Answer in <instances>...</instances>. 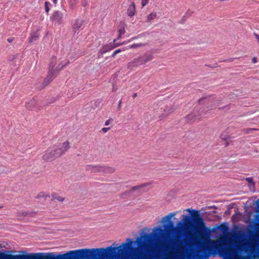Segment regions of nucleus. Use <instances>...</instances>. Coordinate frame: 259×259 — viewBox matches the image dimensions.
I'll use <instances>...</instances> for the list:
<instances>
[{
  "label": "nucleus",
  "mask_w": 259,
  "mask_h": 259,
  "mask_svg": "<svg viewBox=\"0 0 259 259\" xmlns=\"http://www.w3.org/2000/svg\"><path fill=\"white\" fill-rule=\"evenodd\" d=\"M207 242L209 244L208 245V251L213 256L219 254L223 259H244V257L238 254L237 245H235L236 247H225L227 244L225 237H221L216 240L208 239Z\"/></svg>",
  "instance_id": "nucleus-1"
},
{
  "label": "nucleus",
  "mask_w": 259,
  "mask_h": 259,
  "mask_svg": "<svg viewBox=\"0 0 259 259\" xmlns=\"http://www.w3.org/2000/svg\"><path fill=\"white\" fill-rule=\"evenodd\" d=\"M181 243L177 244L176 247H171L170 250L168 252L167 256L171 259H208L209 255L203 252L199 254V251L195 252L192 247L194 244L189 242L185 245Z\"/></svg>",
  "instance_id": "nucleus-2"
},
{
  "label": "nucleus",
  "mask_w": 259,
  "mask_h": 259,
  "mask_svg": "<svg viewBox=\"0 0 259 259\" xmlns=\"http://www.w3.org/2000/svg\"><path fill=\"white\" fill-rule=\"evenodd\" d=\"M186 211L191 214L192 220L195 226L189 222L190 218L188 216L184 215L182 220L184 225L180 229L185 234H190V232L193 231V229L202 233H204L208 230V229L206 227L204 219L200 215L199 211L193 210L190 208L187 209Z\"/></svg>",
  "instance_id": "nucleus-3"
},
{
  "label": "nucleus",
  "mask_w": 259,
  "mask_h": 259,
  "mask_svg": "<svg viewBox=\"0 0 259 259\" xmlns=\"http://www.w3.org/2000/svg\"><path fill=\"white\" fill-rule=\"evenodd\" d=\"M65 58L53 57L51 59L49 66V73L45 80V85L49 84L54 78V74L56 72L60 71L68 64Z\"/></svg>",
  "instance_id": "nucleus-4"
},
{
  "label": "nucleus",
  "mask_w": 259,
  "mask_h": 259,
  "mask_svg": "<svg viewBox=\"0 0 259 259\" xmlns=\"http://www.w3.org/2000/svg\"><path fill=\"white\" fill-rule=\"evenodd\" d=\"M116 248L113 247L112 246H108L106 249L103 248H93V249H81L75 250H71L67 252V253L58 256L59 259H62L63 257H67L70 255L75 254L76 253H82L85 254H88L89 253H98L99 252L103 254L107 255L114 252Z\"/></svg>",
  "instance_id": "nucleus-5"
},
{
  "label": "nucleus",
  "mask_w": 259,
  "mask_h": 259,
  "mask_svg": "<svg viewBox=\"0 0 259 259\" xmlns=\"http://www.w3.org/2000/svg\"><path fill=\"white\" fill-rule=\"evenodd\" d=\"M7 257L9 259H52V254L48 253L46 255L41 253L30 255H9Z\"/></svg>",
  "instance_id": "nucleus-6"
},
{
  "label": "nucleus",
  "mask_w": 259,
  "mask_h": 259,
  "mask_svg": "<svg viewBox=\"0 0 259 259\" xmlns=\"http://www.w3.org/2000/svg\"><path fill=\"white\" fill-rule=\"evenodd\" d=\"M153 58V55L151 53H146L144 56L134 59L128 63V67L133 68L145 64Z\"/></svg>",
  "instance_id": "nucleus-7"
},
{
  "label": "nucleus",
  "mask_w": 259,
  "mask_h": 259,
  "mask_svg": "<svg viewBox=\"0 0 259 259\" xmlns=\"http://www.w3.org/2000/svg\"><path fill=\"white\" fill-rule=\"evenodd\" d=\"M60 153L57 151L55 145L49 148L42 155V159L46 161H51L60 157Z\"/></svg>",
  "instance_id": "nucleus-8"
},
{
  "label": "nucleus",
  "mask_w": 259,
  "mask_h": 259,
  "mask_svg": "<svg viewBox=\"0 0 259 259\" xmlns=\"http://www.w3.org/2000/svg\"><path fill=\"white\" fill-rule=\"evenodd\" d=\"M176 215V213L174 212L168 213L162 218L161 222L164 225L165 228H171L173 227L174 224L171 220L172 218H174Z\"/></svg>",
  "instance_id": "nucleus-9"
},
{
  "label": "nucleus",
  "mask_w": 259,
  "mask_h": 259,
  "mask_svg": "<svg viewBox=\"0 0 259 259\" xmlns=\"http://www.w3.org/2000/svg\"><path fill=\"white\" fill-rule=\"evenodd\" d=\"M57 151L60 153V156H61L67 151L69 148V143L68 141H65L62 143L60 144L59 145H55Z\"/></svg>",
  "instance_id": "nucleus-10"
},
{
  "label": "nucleus",
  "mask_w": 259,
  "mask_h": 259,
  "mask_svg": "<svg viewBox=\"0 0 259 259\" xmlns=\"http://www.w3.org/2000/svg\"><path fill=\"white\" fill-rule=\"evenodd\" d=\"M127 241H128V243H123L120 246H119L118 248V252H123L124 250H126L129 249L132 244V241H131L130 239H127Z\"/></svg>",
  "instance_id": "nucleus-11"
},
{
  "label": "nucleus",
  "mask_w": 259,
  "mask_h": 259,
  "mask_svg": "<svg viewBox=\"0 0 259 259\" xmlns=\"http://www.w3.org/2000/svg\"><path fill=\"white\" fill-rule=\"evenodd\" d=\"M62 18L63 14L59 11L54 12L52 16L53 20L59 24L61 23Z\"/></svg>",
  "instance_id": "nucleus-12"
},
{
  "label": "nucleus",
  "mask_w": 259,
  "mask_h": 259,
  "mask_svg": "<svg viewBox=\"0 0 259 259\" xmlns=\"http://www.w3.org/2000/svg\"><path fill=\"white\" fill-rule=\"evenodd\" d=\"M135 5L134 3H132V4L129 6L127 14L128 16L132 17L135 15Z\"/></svg>",
  "instance_id": "nucleus-13"
},
{
  "label": "nucleus",
  "mask_w": 259,
  "mask_h": 259,
  "mask_svg": "<svg viewBox=\"0 0 259 259\" xmlns=\"http://www.w3.org/2000/svg\"><path fill=\"white\" fill-rule=\"evenodd\" d=\"M233 237L234 238V239H231V238H229V241L231 243H237V240L236 239L237 238H238V236L237 235V234L236 233H228L226 236V237Z\"/></svg>",
  "instance_id": "nucleus-14"
},
{
  "label": "nucleus",
  "mask_w": 259,
  "mask_h": 259,
  "mask_svg": "<svg viewBox=\"0 0 259 259\" xmlns=\"http://www.w3.org/2000/svg\"><path fill=\"white\" fill-rule=\"evenodd\" d=\"M115 171V168L110 166H102V172L106 174H112Z\"/></svg>",
  "instance_id": "nucleus-15"
},
{
  "label": "nucleus",
  "mask_w": 259,
  "mask_h": 259,
  "mask_svg": "<svg viewBox=\"0 0 259 259\" xmlns=\"http://www.w3.org/2000/svg\"><path fill=\"white\" fill-rule=\"evenodd\" d=\"M146 45V43H137L135 44L129 46L128 48V49H139V48H142L145 47Z\"/></svg>",
  "instance_id": "nucleus-16"
},
{
  "label": "nucleus",
  "mask_w": 259,
  "mask_h": 259,
  "mask_svg": "<svg viewBox=\"0 0 259 259\" xmlns=\"http://www.w3.org/2000/svg\"><path fill=\"white\" fill-rule=\"evenodd\" d=\"M83 24V21L81 19H77L73 23L74 28L78 29L80 28Z\"/></svg>",
  "instance_id": "nucleus-17"
},
{
  "label": "nucleus",
  "mask_w": 259,
  "mask_h": 259,
  "mask_svg": "<svg viewBox=\"0 0 259 259\" xmlns=\"http://www.w3.org/2000/svg\"><path fill=\"white\" fill-rule=\"evenodd\" d=\"M52 198L53 199L57 200L60 202H62L64 200V198L59 196L57 193H53L52 194Z\"/></svg>",
  "instance_id": "nucleus-18"
},
{
  "label": "nucleus",
  "mask_w": 259,
  "mask_h": 259,
  "mask_svg": "<svg viewBox=\"0 0 259 259\" xmlns=\"http://www.w3.org/2000/svg\"><path fill=\"white\" fill-rule=\"evenodd\" d=\"M156 17L157 14L155 12H152L147 16V20L149 22L156 18Z\"/></svg>",
  "instance_id": "nucleus-19"
},
{
  "label": "nucleus",
  "mask_w": 259,
  "mask_h": 259,
  "mask_svg": "<svg viewBox=\"0 0 259 259\" xmlns=\"http://www.w3.org/2000/svg\"><path fill=\"white\" fill-rule=\"evenodd\" d=\"M48 197V195L47 194H46L45 192H41L39 193L36 195L35 198L36 199L42 198L44 199H46Z\"/></svg>",
  "instance_id": "nucleus-20"
},
{
  "label": "nucleus",
  "mask_w": 259,
  "mask_h": 259,
  "mask_svg": "<svg viewBox=\"0 0 259 259\" xmlns=\"http://www.w3.org/2000/svg\"><path fill=\"white\" fill-rule=\"evenodd\" d=\"M199 115L196 114L195 113H193L188 116V118L190 120H194L197 119V117H198Z\"/></svg>",
  "instance_id": "nucleus-21"
},
{
  "label": "nucleus",
  "mask_w": 259,
  "mask_h": 259,
  "mask_svg": "<svg viewBox=\"0 0 259 259\" xmlns=\"http://www.w3.org/2000/svg\"><path fill=\"white\" fill-rule=\"evenodd\" d=\"M38 37V35L36 32H34L33 33H32L31 35V37L29 38V42H31L33 40H36V38Z\"/></svg>",
  "instance_id": "nucleus-22"
},
{
  "label": "nucleus",
  "mask_w": 259,
  "mask_h": 259,
  "mask_svg": "<svg viewBox=\"0 0 259 259\" xmlns=\"http://www.w3.org/2000/svg\"><path fill=\"white\" fill-rule=\"evenodd\" d=\"M102 166H103L95 165L93 172H102Z\"/></svg>",
  "instance_id": "nucleus-23"
},
{
  "label": "nucleus",
  "mask_w": 259,
  "mask_h": 259,
  "mask_svg": "<svg viewBox=\"0 0 259 259\" xmlns=\"http://www.w3.org/2000/svg\"><path fill=\"white\" fill-rule=\"evenodd\" d=\"M118 37L117 39H119L121 38V35L124 34L125 33V30L124 29H120L118 31Z\"/></svg>",
  "instance_id": "nucleus-24"
},
{
  "label": "nucleus",
  "mask_w": 259,
  "mask_h": 259,
  "mask_svg": "<svg viewBox=\"0 0 259 259\" xmlns=\"http://www.w3.org/2000/svg\"><path fill=\"white\" fill-rule=\"evenodd\" d=\"M95 165H89L87 166L86 169L88 170L94 172Z\"/></svg>",
  "instance_id": "nucleus-25"
},
{
  "label": "nucleus",
  "mask_w": 259,
  "mask_h": 259,
  "mask_svg": "<svg viewBox=\"0 0 259 259\" xmlns=\"http://www.w3.org/2000/svg\"><path fill=\"white\" fill-rule=\"evenodd\" d=\"M153 232L155 234H157L158 233H161L162 232V230L160 227H156L153 229Z\"/></svg>",
  "instance_id": "nucleus-26"
},
{
  "label": "nucleus",
  "mask_w": 259,
  "mask_h": 259,
  "mask_svg": "<svg viewBox=\"0 0 259 259\" xmlns=\"http://www.w3.org/2000/svg\"><path fill=\"white\" fill-rule=\"evenodd\" d=\"M141 237L143 238L144 241H148L150 239V236L149 234H146L142 236Z\"/></svg>",
  "instance_id": "nucleus-27"
},
{
  "label": "nucleus",
  "mask_w": 259,
  "mask_h": 259,
  "mask_svg": "<svg viewBox=\"0 0 259 259\" xmlns=\"http://www.w3.org/2000/svg\"><path fill=\"white\" fill-rule=\"evenodd\" d=\"M50 5V3L48 2H45V10L47 12H48L49 11V5Z\"/></svg>",
  "instance_id": "nucleus-28"
},
{
  "label": "nucleus",
  "mask_w": 259,
  "mask_h": 259,
  "mask_svg": "<svg viewBox=\"0 0 259 259\" xmlns=\"http://www.w3.org/2000/svg\"><path fill=\"white\" fill-rule=\"evenodd\" d=\"M149 0H142L141 4L143 7L145 6L148 3Z\"/></svg>",
  "instance_id": "nucleus-29"
},
{
  "label": "nucleus",
  "mask_w": 259,
  "mask_h": 259,
  "mask_svg": "<svg viewBox=\"0 0 259 259\" xmlns=\"http://www.w3.org/2000/svg\"><path fill=\"white\" fill-rule=\"evenodd\" d=\"M88 3V2L87 1L82 0V1H81V5L83 7H85V6H87Z\"/></svg>",
  "instance_id": "nucleus-30"
},
{
  "label": "nucleus",
  "mask_w": 259,
  "mask_h": 259,
  "mask_svg": "<svg viewBox=\"0 0 259 259\" xmlns=\"http://www.w3.org/2000/svg\"><path fill=\"white\" fill-rule=\"evenodd\" d=\"M110 127H103L102 128V131L103 133H105L107 132L110 130Z\"/></svg>",
  "instance_id": "nucleus-31"
},
{
  "label": "nucleus",
  "mask_w": 259,
  "mask_h": 259,
  "mask_svg": "<svg viewBox=\"0 0 259 259\" xmlns=\"http://www.w3.org/2000/svg\"><path fill=\"white\" fill-rule=\"evenodd\" d=\"M111 120H110V119H109V120H106V121H105V125H106V126H107V125H109V124H110V122H111Z\"/></svg>",
  "instance_id": "nucleus-32"
},
{
  "label": "nucleus",
  "mask_w": 259,
  "mask_h": 259,
  "mask_svg": "<svg viewBox=\"0 0 259 259\" xmlns=\"http://www.w3.org/2000/svg\"><path fill=\"white\" fill-rule=\"evenodd\" d=\"M202 238H203V239H204V240L206 241V248H207V249L208 250V244H209L207 242V241H208V239H209V238H208L207 239H205L204 238V237H202Z\"/></svg>",
  "instance_id": "nucleus-33"
},
{
  "label": "nucleus",
  "mask_w": 259,
  "mask_h": 259,
  "mask_svg": "<svg viewBox=\"0 0 259 259\" xmlns=\"http://www.w3.org/2000/svg\"><path fill=\"white\" fill-rule=\"evenodd\" d=\"M142 187V186H136V187H133L132 189L133 190H136Z\"/></svg>",
  "instance_id": "nucleus-34"
},
{
  "label": "nucleus",
  "mask_w": 259,
  "mask_h": 259,
  "mask_svg": "<svg viewBox=\"0 0 259 259\" xmlns=\"http://www.w3.org/2000/svg\"><path fill=\"white\" fill-rule=\"evenodd\" d=\"M121 106V101H119V102H118V108L119 109L120 108Z\"/></svg>",
  "instance_id": "nucleus-35"
},
{
  "label": "nucleus",
  "mask_w": 259,
  "mask_h": 259,
  "mask_svg": "<svg viewBox=\"0 0 259 259\" xmlns=\"http://www.w3.org/2000/svg\"><path fill=\"white\" fill-rule=\"evenodd\" d=\"M121 50L120 49H118V50H117L115 51V54H118L119 53H120L121 52Z\"/></svg>",
  "instance_id": "nucleus-36"
},
{
  "label": "nucleus",
  "mask_w": 259,
  "mask_h": 259,
  "mask_svg": "<svg viewBox=\"0 0 259 259\" xmlns=\"http://www.w3.org/2000/svg\"><path fill=\"white\" fill-rule=\"evenodd\" d=\"M252 62L253 63H255L257 62V60L255 58H253L252 59Z\"/></svg>",
  "instance_id": "nucleus-37"
},
{
  "label": "nucleus",
  "mask_w": 259,
  "mask_h": 259,
  "mask_svg": "<svg viewBox=\"0 0 259 259\" xmlns=\"http://www.w3.org/2000/svg\"><path fill=\"white\" fill-rule=\"evenodd\" d=\"M173 111V110L172 109H171L169 111H168L167 112V113H166V115H168L169 113H170V112H171L172 111Z\"/></svg>",
  "instance_id": "nucleus-38"
},
{
  "label": "nucleus",
  "mask_w": 259,
  "mask_h": 259,
  "mask_svg": "<svg viewBox=\"0 0 259 259\" xmlns=\"http://www.w3.org/2000/svg\"><path fill=\"white\" fill-rule=\"evenodd\" d=\"M247 181L249 182H252V179L251 178H247Z\"/></svg>",
  "instance_id": "nucleus-39"
},
{
  "label": "nucleus",
  "mask_w": 259,
  "mask_h": 259,
  "mask_svg": "<svg viewBox=\"0 0 259 259\" xmlns=\"http://www.w3.org/2000/svg\"><path fill=\"white\" fill-rule=\"evenodd\" d=\"M256 204L257 205H259V199H258V200L256 201Z\"/></svg>",
  "instance_id": "nucleus-40"
},
{
  "label": "nucleus",
  "mask_w": 259,
  "mask_h": 259,
  "mask_svg": "<svg viewBox=\"0 0 259 259\" xmlns=\"http://www.w3.org/2000/svg\"><path fill=\"white\" fill-rule=\"evenodd\" d=\"M125 44V42H122V44H121L117 45H116V46H119V45H123V44Z\"/></svg>",
  "instance_id": "nucleus-41"
},
{
  "label": "nucleus",
  "mask_w": 259,
  "mask_h": 259,
  "mask_svg": "<svg viewBox=\"0 0 259 259\" xmlns=\"http://www.w3.org/2000/svg\"><path fill=\"white\" fill-rule=\"evenodd\" d=\"M54 4H56L57 2V0H53Z\"/></svg>",
  "instance_id": "nucleus-42"
},
{
  "label": "nucleus",
  "mask_w": 259,
  "mask_h": 259,
  "mask_svg": "<svg viewBox=\"0 0 259 259\" xmlns=\"http://www.w3.org/2000/svg\"><path fill=\"white\" fill-rule=\"evenodd\" d=\"M117 54H115V51L114 52L113 54H112V57H114Z\"/></svg>",
  "instance_id": "nucleus-43"
},
{
  "label": "nucleus",
  "mask_w": 259,
  "mask_h": 259,
  "mask_svg": "<svg viewBox=\"0 0 259 259\" xmlns=\"http://www.w3.org/2000/svg\"><path fill=\"white\" fill-rule=\"evenodd\" d=\"M8 40L9 41V42H11L12 41V39H8Z\"/></svg>",
  "instance_id": "nucleus-44"
},
{
  "label": "nucleus",
  "mask_w": 259,
  "mask_h": 259,
  "mask_svg": "<svg viewBox=\"0 0 259 259\" xmlns=\"http://www.w3.org/2000/svg\"><path fill=\"white\" fill-rule=\"evenodd\" d=\"M107 50H103V52L104 53H105V52H107Z\"/></svg>",
  "instance_id": "nucleus-45"
},
{
  "label": "nucleus",
  "mask_w": 259,
  "mask_h": 259,
  "mask_svg": "<svg viewBox=\"0 0 259 259\" xmlns=\"http://www.w3.org/2000/svg\"><path fill=\"white\" fill-rule=\"evenodd\" d=\"M3 207V206H0V209L2 208Z\"/></svg>",
  "instance_id": "nucleus-46"
},
{
  "label": "nucleus",
  "mask_w": 259,
  "mask_h": 259,
  "mask_svg": "<svg viewBox=\"0 0 259 259\" xmlns=\"http://www.w3.org/2000/svg\"><path fill=\"white\" fill-rule=\"evenodd\" d=\"M181 224V222H179L178 224V225H180V224Z\"/></svg>",
  "instance_id": "nucleus-47"
},
{
  "label": "nucleus",
  "mask_w": 259,
  "mask_h": 259,
  "mask_svg": "<svg viewBox=\"0 0 259 259\" xmlns=\"http://www.w3.org/2000/svg\"><path fill=\"white\" fill-rule=\"evenodd\" d=\"M209 233H208V238L209 237Z\"/></svg>",
  "instance_id": "nucleus-48"
},
{
  "label": "nucleus",
  "mask_w": 259,
  "mask_h": 259,
  "mask_svg": "<svg viewBox=\"0 0 259 259\" xmlns=\"http://www.w3.org/2000/svg\"><path fill=\"white\" fill-rule=\"evenodd\" d=\"M136 94H134V97H136Z\"/></svg>",
  "instance_id": "nucleus-49"
}]
</instances>
